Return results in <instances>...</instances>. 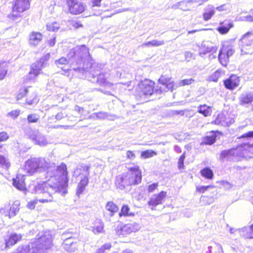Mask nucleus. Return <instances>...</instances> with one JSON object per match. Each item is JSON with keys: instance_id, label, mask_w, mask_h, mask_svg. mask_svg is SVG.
<instances>
[{"instance_id": "obj_7", "label": "nucleus", "mask_w": 253, "mask_h": 253, "mask_svg": "<svg viewBox=\"0 0 253 253\" xmlns=\"http://www.w3.org/2000/svg\"><path fill=\"white\" fill-rule=\"evenodd\" d=\"M69 12L73 15L83 13L86 9L85 5L77 0H65Z\"/></svg>"}, {"instance_id": "obj_42", "label": "nucleus", "mask_w": 253, "mask_h": 253, "mask_svg": "<svg viewBox=\"0 0 253 253\" xmlns=\"http://www.w3.org/2000/svg\"><path fill=\"white\" fill-rule=\"evenodd\" d=\"M6 66L4 63L0 62V80H3L7 74Z\"/></svg>"}, {"instance_id": "obj_49", "label": "nucleus", "mask_w": 253, "mask_h": 253, "mask_svg": "<svg viewBox=\"0 0 253 253\" xmlns=\"http://www.w3.org/2000/svg\"><path fill=\"white\" fill-rule=\"evenodd\" d=\"M214 10L213 9L209 11L204 12L203 14L204 20L205 21L210 20L214 15Z\"/></svg>"}, {"instance_id": "obj_9", "label": "nucleus", "mask_w": 253, "mask_h": 253, "mask_svg": "<svg viewBox=\"0 0 253 253\" xmlns=\"http://www.w3.org/2000/svg\"><path fill=\"white\" fill-rule=\"evenodd\" d=\"M234 49L228 45H223L218 54V59L220 63L223 66H226L229 61V58L233 55Z\"/></svg>"}, {"instance_id": "obj_53", "label": "nucleus", "mask_w": 253, "mask_h": 253, "mask_svg": "<svg viewBox=\"0 0 253 253\" xmlns=\"http://www.w3.org/2000/svg\"><path fill=\"white\" fill-rule=\"evenodd\" d=\"M9 166V163L7 161L5 157L0 155V166L1 167H8Z\"/></svg>"}, {"instance_id": "obj_55", "label": "nucleus", "mask_w": 253, "mask_h": 253, "mask_svg": "<svg viewBox=\"0 0 253 253\" xmlns=\"http://www.w3.org/2000/svg\"><path fill=\"white\" fill-rule=\"evenodd\" d=\"M20 113V111L18 109L12 110L9 112L8 115L13 119H16Z\"/></svg>"}, {"instance_id": "obj_51", "label": "nucleus", "mask_w": 253, "mask_h": 253, "mask_svg": "<svg viewBox=\"0 0 253 253\" xmlns=\"http://www.w3.org/2000/svg\"><path fill=\"white\" fill-rule=\"evenodd\" d=\"M252 147V146L248 144H244L243 146H240V152L242 153L243 155H248V149Z\"/></svg>"}, {"instance_id": "obj_4", "label": "nucleus", "mask_w": 253, "mask_h": 253, "mask_svg": "<svg viewBox=\"0 0 253 253\" xmlns=\"http://www.w3.org/2000/svg\"><path fill=\"white\" fill-rule=\"evenodd\" d=\"M30 7V0H13L11 11L8 15L11 20H15L22 16L23 13Z\"/></svg>"}, {"instance_id": "obj_44", "label": "nucleus", "mask_w": 253, "mask_h": 253, "mask_svg": "<svg viewBox=\"0 0 253 253\" xmlns=\"http://www.w3.org/2000/svg\"><path fill=\"white\" fill-rule=\"evenodd\" d=\"M186 153L184 152L179 158L177 162V167L179 169L184 168V161L186 157Z\"/></svg>"}, {"instance_id": "obj_5", "label": "nucleus", "mask_w": 253, "mask_h": 253, "mask_svg": "<svg viewBox=\"0 0 253 253\" xmlns=\"http://www.w3.org/2000/svg\"><path fill=\"white\" fill-rule=\"evenodd\" d=\"M31 88V86L21 87L16 95V100L17 101H24L25 104L32 105L36 100L37 94Z\"/></svg>"}, {"instance_id": "obj_19", "label": "nucleus", "mask_w": 253, "mask_h": 253, "mask_svg": "<svg viewBox=\"0 0 253 253\" xmlns=\"http://www.w3.org/2000/svg\"><path fill=\"white\" fill-rule=\"evenodd\" d=\"M44 194L45 195V199H42L39 200L37 199H35L34 200L30 201L29 202H28L27 204V207L29 209L33 210L35 209L36 205L39 202L42 203H45L51 202L52 201V197L49 193L47 192H44Z\"/></svg>"}, {"instance_id": "obj_33", "label": "nucleus", "mask_w": 253, "mask_h": 253, "mask_svg": "<svg viewBox=\"0 0 253 253\" xmlns=\"http://www.w3.org/2000/svg\"><path fill=\"white\" fill-rule=\"evenodd\" d=\"M236 148H231L227 150H224L222 151L219 154V158L221 160H223L225 159H227L231 156H233L235 154L234 151L236 150Z\"/></svg>"}, {"instance_id": "obj_23", "label": "nucleus", "mask_w": 253, "mask_h": 253, "mask_svg": "<svg viewBox=\"0 0 253 253\" xmlns=\"http://www.w3.org/2000/svg\"><path fill=\"white\" fill-rule=\"evenodd\" d=\"M253 102V93L251 92L241 94L239 98V103L241 105L251 104Z\"/></svg>"}, {"instance_id": "obj_27", "label": "nucleus", "mask_w": 253, "mask_h": 253, "mask_svg": "<svg viewBox=\"0 0 253 253\" xmlns=\"http://www.w3.org/2000/svg\"><path fill=\"white\" fill-rule=\"evenodd\" d=\"M105 208L110 213V215L113 216L118 212L119 207L118 205L113 201H108L106 203Z\"/></svg>"}, {"instance_id": "obj_6", "label": "nucleus", "mask_w": 253, "mask_h": 253, "mask_svg": "<svg viewBox=\"0 0 253 253\" xmlns=\"http://www.w3.org/2000/svg\"><path fill=\"white\" fill-rule=\"evenodd\" d=\"M139 92L144 95H151L155 91V83L151 80L145 79L138 84Z\"/></svg>"}, {"instance_id": "obj_61", "label": "nucleus", "mask_w": 253, "mask_h": 253, "mask_svg": "<svg viewBox=\"0 0 253 253\" xmlns=\"http://www.w3.org/2000/svg\"><path fill=\"white\" fill-rule=\"evenodd\" d=\"M251 13L248 15H247L246 18L247 20L253 21V9L251 10Z\"/></svg>"}, {"instance_id": "obj_48", "label": "nucleus", "mask_w": 253, "mask_h": 253, "mask_svg": "<svg viewBox=\"0 0 253 253\" xmlns=\"http://www.w3.org/2000/svg\"><path fill=\"white\" fill-rule=\"evenodd\" d=\"M55 63L58 67H60L62 65L67 64L68 60L66 57H62L55 60Z\"/></svg>"}, {"instance_id": "obj_47", "label": "nucleus", "mask_w": 253, "mask_h": 253, "mask_svg": "<svg viewBox=\"0 0 253 253\" xmlns=\"http://www.w3.org/2000/svg\"><path fill=\"white\" fill-rule=\"evenodd\" d=\"M194 82V80L192 78L185 79L180 81L179 82V85L180 86L189 85L191 84Z\"/></svg>"}, {"instance_id": "obj_25", "label": "nucleus", "mask_w": 253, "mask_h": 253, "mask_svg": "<svg viewBox=\"0 0 253 253\" xmlns=\"http://www.w3.org/2000/svg\"><path fill=\"white\" fill-rule=\"evenodd\" d=\"M226 22V20H225L224 22H220V24L221 26H219L216 29L217 31L220 34L224 35L227 33L233 26V24L231 22L227 21V23H225Z\"/></svg>"}, {"instance_id": "obj_14", "label": "nucleus", "mask_w": 253, "mask_h": 253, "mask_svg": "<svg viewBox=\"0 0 253 253\" xmlns=\"http://www.w3.org/2000/svg\"><path fill=\"white\" fill-rule=\"evenodd\" d=\"M211 135H207L202 138L201 145H211L214 144L218 136L223 135V133L218 130H211L210 131Z\"/></svg>"}, {"instance_id": "obj_17", "label": "nucleus", "mask_w": 253, "mask_h": 253, "mask_svg": "<svg viewBox=\"0 0 253 253\" xmlns=\"http://www.w3.org/2000/svg\"><path fill=\"white\" fill-rule=\"evenodd\" d=\"M240 42L242 47V51H243L247 46L253 45V32H249L244 35L240 40Z\"/></svg>"}, {"instance_id": "obj_22", "label": "nucleus", "mask_w": 253, "mask_h": 253, "mask_svg": "<svg viewBox=\"0 0 253 253\" xmlns=\"http://www.w3.org/2000/svg\"><path fill=\"white\" fill-rule=\"evenodd\" d=\"M227 120L228 119L226 115L223 113H220L217 115L214 120L211 122V124L216 125L228 126L230 123Z\"/></svg>"}, {"instance_id": "obj_52", "label": "nucleus", "mask_w": 253, "mask_h": 253, "mask_svg": "<svg viewBox=\"0 0 253 253\" xmlns=\"http://www.w3.org/2000/svg\"><path fill=\"white\" fill-rule=\"evenodd\" d=\"M126 158L127 160H134L136 158V154L134 151L132 150L126 151Z\"/></svg>"}, {"instance_id": "obj_39", "label": "nucleus", "mask_w": 253, "mask_h": 253, "mask_svg": "<svg viewBox=\"0 0 253 253\" xmlns=\"http://www.w3.org/2000/svg\"><path fill=\"white\" fill-rule=\"evenodd\" d=\"M70 25L74 29H78L83 27V24L81 20L78 19L69 21Z\"/></svg>"}, {"instance_id": "obj_46", "label": "nucleus", "mask_w": 253, "mask_h": 253, "mask_svg": "<svg viewBox=\"0 0 253 253\" xmlns=\"http://www.w3.org/2000/svg\"><path fill=\"white\" fill-rule=\"evenodd\" d=\"M214 186L210 185L207 186H201L196 187V192L199 193H205L209 188H214Z\"/></svg>"}, {"instance_id": "obj_58", "label": "nucleus", "mask_w": 253, "mask_h": 253, "mask_svg": "<svg viewBox=\"0 0 253 253\" xmlns=\"http://www.w3.org/2000/svg\"><path fill=\"white\" fill-rule=\"evenodd\" d=\"M220 183L222 186L226 190L229 189L232 187V185L227 181H222L220 182Z\"/></svg>"}, {"instance_id": "obj_54", "label": "nucleus", "mask_w": 253, "mask_h": 253, "mask_svg": "<svg viewBox=\"0 0 253 253\" xmlns=\"http://www.w3.org/2000/svg\"><path fill=\"white\" fill-rule=\"evenodd\" d=\"M217 51V48L215 47H207L205 50L202 51L200 52V55L205 54L206 53L212 52H216Z\"/></svg>"}, {"instance_id": "obj_35", "label": "nucleus", "mask_w": 253, "mask_h": 253, "mask_svg": "<svg viewBox=\"0 0 253 253\" xmlns=\"http://www.w3.org/2000/svg\"><path fill=\"white\" fill-rule=\"evenodd\" d=\"M96 82L100 86L103 87L112 86L113 85V84L108 82L107 78L104 76H100L98 78Z\"/></svg>"}, {"instance_id": "obj_12", "label": "nucleus", "mask_w": 253, "mask_h": 253, "mask_svg": "<svg viewBox=\"0 0 253 253\" xmlns=\"http://www.w3.org/2000/svg\"><path fill=\"white\" fill-rule=\"evenodd\" d=\"M241 77L236 74H231L228 78L223 81L224 87L228 90H233L240 84Z\"/></svg>"}, {"instance_id": "obj_36", "label": "nucleus", "mask_w": 253, "mask_h": 253, "mask_svg": "<svg viewBox=\"0 0 253 253\" xmlns=\"http://www.w3.org/2000/svg\"><path fill=\"white\" fill-rule=\"evenodd\" d=\"M157 155V153L153 150H146L142 151L140 154V157L142 159H148Z\"/></svg>"}, {"instance_id": "obj_20", "label": "nucleus", "mask_w": 253, "mask_h": 253, "mask_svg": "<svg viewBox=\"0 0 253 253\" xmlns=\"http://www.w3.org/2000/svg\"><path fill=\"white\" fill-rule=\"evenodd\" d=\"M41 73L42 68L37 63H33L30 66L27 80L28 81L34 80Z\"/></svg>"}, {"instance_id": "obj_15", "label": "nucleus", "mask_w": 253, "mask_h": 253, "mask_svg": "<svg viewBox=\"0 0 253 253\" xmlns=\"http://www.w3.org/2000/svg\"><path fill=\"white\" fill-rule=\"evenodd\" d=\"M22 235L21 234L12 233L7 235L4 239L5 248L8 249L10 247L13 246L22 240Z\"/></svg>"}, {"instance_id": "obj_32", "label": "nucleus", "mask_w": 253, "mask_h": 253, "mask_svg": "<svg viewBox=\"0 0 253 253\" xmlns=\"http://www.w3.org/2000/svg\"><path fill=\"white\" fill-rule=\"evenodd\" d=\"M20 209V204L19 202H14L10 207L8 211V217L11 218L14 216L18 212Z\"/></svg>"}, {"instance_id": "obj_41", "label": "nucleus", "mask_w": 253, "mask_h": 253, "mask_svg": "<svg viewBox=\"0 0 253 253\" xmlns=\"http://www.w3.org/2000/svg\"><path fill=\"white\" fill-rule=\"evenodd\" d=\"M50 54L49 53H47L45 55L42 57L36 63L38 65L40 66V67L42 68V67L45 66L47 61L49 59Z\"/></svg>"}, {"instance_id": "obj_2", "label": "nucleus", "mask_w": 253, "mask_h": 253, "mask_svg": "<svg viewBox=\"0 0 253 253\" xmlns=\"http://www.w3.org/2000/svg\"><path fill=\"white\" fill-rule=\"evenodd\" d=\"M48 181L51 186L59 191L66 192L68 186V172L66 165L62 163L58 166L52 175L50 176Z\"/></svg>"}, {"instance_id": "obj_16", "label": "nucleus", "mask_w": 253, "mask_h": 253, "mask_svg": "<svg viewBox=\"0 0 253 253\" xmlns=\"http://www.w3.org/2000/svg\"><path fill=\"white\" fill-rule=\"evenodd\" d=\"M79 240L77 238L69 237L65 239L63 243V248L68 252H73L78 248V242Z\"/></svg>"}, {"instance_id": "obj_8", "label": "nucleus", "mask_w": 253, "mask_h": 253, "mask_svg": "<svg viewBox=\"0 0 253 253\" xmlns=\"http://www.w3.org/2000/svg\"><path fill=\"white\" fill-rule=\"evenodd\" d=\"M90 166L87 165L81 166L79 170L81 171L85 172V175L79 181L77 188L76 193L78 195L82 194L85 190L86 187L88 185L89 183L88 175L89 173V169Z\"/></svg>"}, {"instance_id": "obj_37", "label": "nucleus", "mask_w": 253, "mask_h": 253, "mask_svg": "<svg viewBox=\"0 0 253 253\" xmlns=\"http://www.w3.org/2000/svg\"><path fill=\"white\" fill-rule=\"evenodd\" d=\"M221 72L219 70H216L209 76L208 81L210 82H217L219 79L221 77Z\"/></svg>"}, {"instance_id": "obj_11", "label": "nucleus", "mask_w": 253, "mask_h": 253, "mask_svg": "<svg viewBox=\"0 0 253 253\" xmlns=\"http://www.w3.org/2000/svg\"><path fill=\"white\" fill-rule=\"evenodd\" d=\"M167 197V192L161 191L157 194L153 195L149 199L147 204L152 210H155L157 206L163 204Z\"/></svg>"}, {"instance_id": "obj_30", "label": "nucleus", "mask_w": 253, "mask_h": 253, "mask_svg": "<svg viewBox=\"0 0 253 253\" xmlns=\"http://www.w3.org/2000/svg\"><path fill=\"white\" fill-rule=\"evenodd\" d=\"M78 55L81 58L90 57L89 48L85 45H80L77 50Z\"/></svg>"}, {"instance_id": "obj_59", "label": "nucleus", "mask_w": 253, "mask_h": 253, "mask_svg": "<svg viewBox=\"0 0 253 253\" xmlns=\"http://www.w3.org/2000/svg\"><path fill=\"white\" fill-rule=\"evenodd\" d=\"M253 138V131H250L242 135L240 138Z\"/></svg>"}, {"instance_id": "obj_40", "label": "nucleus", "mask_w": 253, "mask_h": 253, "mask_svg": "<svg viewBox=\"0 0 253 253\" xmlns=\"http://www.w3.org/2000/svg\"><path fill=\"white\" fill-rule=\"evenodd\" d=\"M104 224L102 222L98 223L92 227V231L94 234H98L104 231Z\"/></svg>"}, {"instance_id": "obj_38", "label": "nucleus", "mask_w": 253, "mask_h": 253, "mask_svg": "<svg viewBox=\"0 0 253 253\" xmlns=\"http://www.w3.org/2000/svg\"><path fill=\"white\" fill-rule=\"evenodd\" d=\"M165 43L164 41H160L156 40L149 41L143 44V46L151 47V46H159Z\"/></svg>"}, {"instance_id": "obj_64", "label": "nucleus", "mask_w": 253, "mask_h": 253, "mask_svg": "<svg viewBox=\"0 0 253 253\" xmlns=\"http://www.w3.org/2000/svg\"><path fill=\"white\" fill-rule=\"evenodd\" d=\"M26 248H28V250H30V246H28L26 247Z\"/></svg>"}, {"instance_id": "obj_62", "label": "nucleus", "mask_w": 253, "mask_h": 253, "mask_svg": "<svg viewBox=\"0 0 253 253\" xmlns=\"http://www.w3.org/2000/svg\"><path fill=\"white\" fill-rule=\"evenodd\" d=\"M198 31H199V30H192V31H188V34H193V33H194L198 32Z\"/></svg>"}, {"instance_id": "obj_29", "label": "nucleus", "mask_w": 253, "mask_h": 253, "mask_svg": "<svg viewBox=\"0 0 253 253\" xmlns=\"http://www.w3.org/2000/svg\"><path fill=\"white\" fill-rule=\"evenodd\" d=\"M200 172L202 176L207 179L211 180L214 177L213 171L209 167L204 168Z\"/></svg>"}, {"instance_id": "obj_50", "label": "nucleus", "mask_w": 253, "mask_h": 253, "mask_svg": "<svg viewBox=\"0 0 253 253\" xmlns=\"http://www.w3.org/2000/svg\"><path fill=\"white\" fill-rule=\"evenodd\" d=\"M159 186V184L158 182L153 183L151 184H150L147 187V191L149 193H151L154 192L155 191L157 190L158 187Z\"/></svg>"}, {"instance_id": "obj_3", "label": "nucleus", "mask_w": 253, "mask_h": 253, "mask_svg": "<svg viewBox=\"0 0 253 253\" xmlns=\"http://www.w3.org/2000/svg\"><path fill=\"white\" fill-rule=\"evenodd\" d=\"M49 168V164L42 157H31L24 163L23 169L27 175L32 176Z\"/></svg>"}, {"instance_id": "obj_63", "label": "nucleus", "mask_w": 253, "mask_h": 253, "mask_svg": "<svg viewBox=\"0 0 253 253\" xmlns=\"http://www.w3.org/2000/svg\"><path fill=\"white\" fill-rule=\"evenodd\" d=\"M175 150L178 153H181V150L179 147L176 148Z\"/></svg>"}, {"instance_id": "obj_56", "label": "nucleus", "mask_w": 253, "mask_h": 253, "mask_svg": "<svg viewBox=\"0 0 253 253\" xmlns=\"http://www.w3.org/2000/svg\"><path fill=\"white\" fill-rule=\"evenodd\" d=\"M9 136L8 133L5 131L0 132V142L5 141L8 139Z\"/></svg>"}, {"instance_id": "obj_45", "label": "nucleus", "mask_w": 253, "mask_h": 253, "mask_svg": "<svg viewBox=\"0 0 253 253\" xmlns=\"http://www.w3.org/2000/svg\"><path fill=\"white\" fill-rule=\"evenodd\" d=\"M59 24L56 22H51L46 25L47 30L49 31H55L58 30Z\"/></svg>"}, {"instance_id": "obj_21", "label": "nucleus", "mask_w": 253, "mask_h": 253, "mask_svg": "<svg viewBox=\"0 0 253 253\" xmlns=\"http://www.w3.org/2000/svg\"><path fill=\"white\" fill-rule=\"evenodd\" d=\"M43 39V36L40 32H32L30 33L29 38V43L32 45H37Z\"/></svg>"}, {"instance_id": "obj_31", "label": "nucleus", "mask_w": 253, "mask_h": 253, "mask_svg": "<svg viewBox=\"0 0 253 253\" xmlns=\"http://www.w3.org/2000/svg\"><path fill=\"white\" fill-rule=\"evenodd\" d=\"M32 139L37 144L40 146H45L47 144L45 137L41 134H34L32 136Z\"/></svg>"}, {"instance_id": "obj_60", "label": "nucleus", "mask_w": 253, "mask_h": 253, "mask_svg": "<svg viewBox=\"0 0 253 253\" xmlns=\"http://www.w3.org/2000/svg\"><path fill=\"white\" fill-rule=\"evenodd\" d=\"M102 0H91L92 6L93 7H99L101 6V1Z\"/></svg>"}, {"instance_id": "obj_26", "label": "nucleus", "mask_w": 253, "mask_h": 253, "mask_svg": "<svg viewBox=\"0 0 253 253\" xmlns=\"http://www.w3.org/2000/svg\"><path fill=\"white\" fill-rule=\"evenodd\" d=\"M135 215V213L131 211L129 207L127 205H123L119 213V216L121 217H131Z\"/></svg>"}, {"instance_id": "obj_1", "label": "nucleus", "mask_w": 253, "mask_h": 253, "mask_svg": "<svg viewBox=\"0 0 253 253\" xmlns=\"http://www.w3.org/2000/svg\"><path fill=\"white\" fill-rule=\"evenodd\" d=\"M127 171L116 177L115 184L118 188L124 189L126 185L134 186L141 183L142 175L139 166L128 168Z\"/></svg>"}, {"instance_id": "obj_13", "label": "nucleus", "mask_w": 253, "mask_h": 253, "mask_svg": "<svg viewBox=\"0 0 253 253\" xmlns=\"http://www.w3.org/2000/svg\"><path fill=\"white\" fill-rule=\"evenodd\" d=\"M140 229L137 223H128L124 225L120 229H118L117 233L119 235L126 236L132 233L138 231Z\"/></svg>"}, {"instance_id": "obj_10", "label": "nucleus", "mask_w": 253, "mask_h": 253, "mask_svg": "<svg viewBox=\"0 0 253 253\" xmlns=\"http://www.w3.org/2000/svg\"><path fill=\"white\" fill-rule=\"evenodd\" d=\"M158 82L161 85L160 88L161 92L172 91L174 88L175 84L171 77L166 75H161Z\"/></svg>"}, {"instance_id": "obj_28", "label": "nucleus", "mask_w": 253, "mask_h": 253, "mask_svg": "<svg viewBox=\"0 0 253 253\" xmlns=\"http://www.w3.org/2000/svg\"><path fill=\"white\" fill-rule=\"evenodd\" d=\"M198 108V112L205 117L211 116L212 113L211 107L206 104L200 105Z\"/></svg>"}, {"instance_id": "obj_18", "label": "nucleus", "mask_w": 253, "mask_h": 253, "mask_svg": "<svg viewBox=\"0 0 253 253\" xmlns=\"http://www.w3.org/2000/svg\"><path fill=\"white\" fill-rule=\"evenodd\" d=\"M12 184L15 188L20 191H27L26 185L25 182V178L24 176L23 175H17L15 178L13 179Z\"/></svg>"}, {"instance_id": "obj_24", "label": "nucleus", "mask_w": 253, "mask_h": 253, "mask_svg": "<svg viewBox=\"0 0 253 253\" xmlns=\"http://www.w3.org/2000/svg\"><path fill=\"white\" fill-rule=\"evenodd\" d=\"M51 241L48 238H46L45 236L40 237L36 241L37 245L40 248L47 249L51 245Z\"/></svg>"}, {"instance_id": "obj_57", "label": "nucleus", "mask_w": 253, "mask_h": 253, "mask_svg": "<svg viewBox=\"0 0 253 253\" xmlns=\"http://www.w3.org/2000/svg\"><path fill=\"white\" fill-rule=\"evenodd\" d=\"M56 42V37L54 35H52L50 37V39L48 40L46 42L47 45L52 47L53 46Z\"/></svg>"}, {"instance_id": "obj_34", "label": "nucleus", "mask_w": 253, "mask_h": 253, "mask_svg": "<svg viewBox=\"0 0 253 253\" xmlns=\"http://www.w3.org/2000/svg\"><path fill=\"white\" fill-rule=\"evenodd\" d=\"M243 235L245 239H253V223L243 230Z\"/></svg>"}, {"instance_id": "obj_43", "label": "nucleus", "mask_w": 253, "mask_h": 253, "mask_svg": "<svg viewBox=\"0 0 253 253\" xmlns=\"http://www.w3.org/2000/svg\"><path fill=\"white\" fill-rule=\"evenodd\" d=\"M39 118V116L36 114H31L27 116V120L29 123H37Z\"/></svg>"}]
</instances>
